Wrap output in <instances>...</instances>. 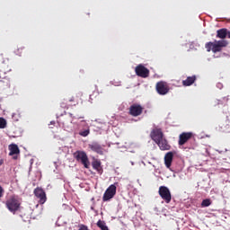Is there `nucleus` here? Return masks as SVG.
I'll return each mask as SVG.
<instances>
[{
	"mask_svg": "<svg viewBox=\"0 0 230 230\" xmlns=\"http://www.w3.org/2000/svg\"><path fill=\"white\" fill-rule=\"evenodd\" d=\"M155 89L156 93H158L160 96H165V94H168V93H170V85H168V83L164 81L156 83Z\"/></svg>",
	"mask_w": 230,
	"mask_h": 230,
	"instance_id": "nucleus-6",
	"label": "nucleus"
},
{
	"mask_svg": "<svg viewBox=\"0 0 230 230\" xmlns=\"http://www.w3.org/2000/svg\"><path fill=\"white\" fill-rule=\"evenodd\" d=\"M34 195L37 197V199H39L40 204H46L48 198L46 197V191H44L42 188H36L34 190Z\"/></svg>",
	"mask_w": 230,
	"mask_h": 230,
	"instance_id": "nucleus-10",
	"label": "nucleus"
},
{
	"mask_svg": "<svg viewBox=\"0 0 230 230\" xmlns=\"http://www.w3.org/2000/svg\"><path fill=\"white\" fill-rule=\"evenodd\" d=\"M68 102H69L70 103L73 102H75V97L69 98V99H68Z\"/></svg>",
	"mask_w": 230,
	"mask_h": 230,
	"instance_id": "nucleus-26",
	"label": "nucleus"
},
{
	"mask_svg": "<svg viewBox=\"0 0 230 230\" xmlns=\"http://www.w3.org/2000/svg\"><path fill=\"white\" fill-rule=\"evenodd\" d=\"M22 49H24V47H20L15 50V54L18 55V57H21L22 55Z\"/></svg>",
	"mask_w": 230,
	"mask_h": 230,
	"instance_id": "nucleus-22",
	"label": "nucleus"
},
{
	"mask_svg": "<svg viewBox=\"0 0 230 230\" xmlns=\"http://www.w3.org/2000/svg\"><path fill=\"white\" fill-rule=\"evenodd\" d=\"M3 164V161H0V164Z\"/></svg>",
	"mask_w": 230,
	"mask_h": 230,
	"instance_id": "nucleus-32",
	"label": "nucleus"
},
{
	"mask_svg": "<svg viewBox=\"0 0 230 230\" xmlns=\"http://www.w3.org/2000/svg\"><path fill=\"white\" fill-rule=\"evenodd\" d=\"M156 145L159 146L160 150H170L172 148L164 137L163 139L159 140V142H156Z\"/></svg>",
	"mask_w": 230,
	"mask_h": 230,
	"instance_id": "nucleus-13",
	"label": "nucleus"
},
{
	"mask_svg": "<svg viewBox=\"0 0 230 230\" xmlns=\"http://www.w3.org/2000/svg\"><path fill=\"white\" fill-rule=\"evenodd\" d=\"M135 73L137 76H140V78H148L150 76V70L143 65L137 66Z\"/></svg>",
	"mask_w": 230,
	"mask_h": 230,
	"instance_id": "nucleus-8",
	"label": "nucleus"
},
{
	"mask_svg": "<svg viewBox=\"0 0 230 230\" xmlns=\"http://www.w3.org/2000/svg\"><path fill=\"white\" fill-rule=\"evenodd\" d=\"M227 38V29L223 28L217 31V39H221L220 40H215L207 42L205 48L207 51H212V53H220L224 48L229 46V41L224 40Z\"/></svg>",
	"mask_w": 230,
	"mask_h": 230,
	"instance_id": "nucleus-1",
	"label": "nucleus"
},
{
	"mask_svg": "<svg viewBox=\"0 0 230 230\" xmlns=\"http://www.w3.org/2000/svg\"><path fill=\"white\" fill-rule=\"evenodd\" d=\"M0 128H6V119L0 118Z\"/></svg>",
	"mask_w": 230,
	"mask_h": 230,
	"instance_id": "nucleus-20",
	"label": "nucleus"
},
{
	"mask_svg": "<svg viewBox=\"0 0 230 230\" xmlns=\"http://www.w3.org/2000/svg\"><path fill=\"white\" fill-rule=\"evenodd\" d=\"M191 137H193V133H191V132L181 133L179 136L178 145H180V146H182V145H186V143H188V141H190V139H191Z\"/></svg>",
	"mask_w": 230,
	"mask_h": 230,
	"instance_id": "nucleus-11",
	"label": "nucleus"
},
{
	"mask_svg": "<svg viewBox=\"0 0 230 230\" xmlns=\"http://www.w3.org/2000/svg\"><path fill=\"white\" fill-rule=\"evenodd\" d=\"M79 230H89V228L87 227V226L81 225V226H79Z\"/></svg>",
	"mask_w": 230,
	"mask_h": 230,
	"instance_id": "nucleus-24",
	"label": "nucleus"
},
{
	"mask_svg": "<svg viewBox=\"0 0 230 230\" xmlns=\"http://www.w3.org/2000/svg\"><path fill=\"white\" fill-rule=\"evenodd\" d=\"M210 204H211V199H203L201 202V208H209Z\"/></svg>",
	"mask_w": 230,
	"mask_h": 230,
	"instance_id": "nucleus-18",
	"label": "nucleus"
},
{
	"mask_svg": "<svg viewBox=\"0 0 230 230\" xmlns=\"http://www.w3.org/2000/svg\"><path fill=\"white\" fill-rule=\"evenodd\" d=\"M61 107H63V109H66V103L62 102V103H61Z\"/></svg>",
	"mask_w": 230,
	"mask_h": 230,
	"instance_id": "nucleus-29",
	"label": "nucleus"
},
{
	"mask_svg": "<svg viewBox=\"0 0 230 230\" xmlns=\"http://www.w3.org/2000/svg\"><path fill=\"white\" fill-rule=\"evenodd\" d=\"M50 125H55V121H51V122H50Z\"/></svg>",
	"mask_w": 230,
	"mask_h": 230,
	"instance_id": "nucleus-30",
	"label": "nucleus"
},
{
	"mask_svg": "<svg viewBox=\"0 0 230 230\" xmlns=\"http://www.w3.org/2000/svg\"><path fill=\"white\" fill-rule=\"evenodd\" d=\"M196 80H197V76L195 75L189 76L187 77L186 80L182 81V85L184 87H190V85H193V84H195Z\"/></svg>",
	"mask_w": 230,
	"mask_h": 230,
	"instance_id": "nucleus-16",
	"label": "nucleus"
},
{
	"mask_svg": "<svg viewBox=\"0 0 230 230\" xmlns=\"http://www.w3.org/2000/svg\"><path fill=\"white\" fill-rule=\"evenodd\" d=\"M4 197V189L0 185V199H3Z\"/></svg>",
	"mask_w": 230,
	"mask_h": 230,
	"instance_id": "nucleus-23",
	"label": "nucleus"
},
{
	"mask_svg": "<svg viewBox=\"0 0 230 230\" xmlns=\"http://www.w3.org/2000/svg\"><path fill=\"white\" fill-rule=\"evenodd\" d=\"M215 105H222V101L217 100L215 103Z\"/></svg>",
	"mask_w": 230,
	"mask_h": 230,
	"instance_id": "nucleus-25",
	"label": "nucleus"
},
{
	"mask_svg": "<svg viewBox=\"0 0 230 230\" xmlns=\"http://www.w3.org/2000/svg\"><path fill=\"white\" fill-rule=\"evenodd\" d=\"M9 150H10V153H9V155H15L17 154H20V150H19V146L15 144H11L9 146Z\"/></svg>",
	"mask_w": 230,
	"mask_h": 230,
	"instance_id": "nucleus-17",
	"label": "nucleus"
},
{
	"mask_svg": "<svg viewBox=\"0 0 230 230\" xmlns=\"http://www.w3.org/2000/svg\"><path fill=\"white\" fill-rule=\"evenodd\" d=\"M158 193L166 204H170V202H172V192H170V189H168V187L160 186Z\"/></svg>",
	"mask_w": 230,
	"mask_h": 230,
	"instance_id": "nucleus-5",
	"label": "nucleus"
},
{
	"mask_svg": "<svg viewBox=\"0 0 230 230\" xmlns=\"http://www.w3.org/2000/svg\"><path fill=\"white\" fill-rule=\"evenodd\" d=\"M226 37H227V39H230V31H227V29H226Z\"/></svg>",
	"mask_w": 230,
	"mask_h": 230,
	"instance_id": "nucleus-27",
	"label": "nucleus"
},
{
	"mask_svg": "<svg viewBox=\"0 0 230 230\" xmlns=\"http://www.w3.org/2000/svg\"><path fill=\"white\" fill-rule=\"evenodd\" d=\"M5 208H7L8 211L11 213H17V211L21 209V198L15 194L10 196L5 201Z\"/></svg>",
	"mask_w": 230,
	"mask_h": 230,
	"instance_id": "nucleus-2",
	"label": "nucleus"
},
{
	"mask_svg": "<svg viewBox=\"0 0 230 230\" xmlns=\"http://www.w3.org/2000/svg\"><path fill=\"white\" fill-rule=\"evenodd\" d=\"M116 186H118V182H115L108 187L102 196L103 202H109L111 199H114V196L116 195Z\"/></svg>",
	"mask_w": 230,
	"mask_h": 230,
	"instance_id": "nucleus-3",
	"label": "nucleus"
},
{
	"mask_svg": "<svg viewBox=\"0 0 230 230\" xmlns=\"http://www.w3.org/2000/svg\"><path fill=\"white\" fill-rule=\"evenodd\" d=\"M92 166L93 168V170H96V172L102 175V173H103V168H102V162L100 160H94L92 163Z\"/></svg>",
	"mask_w": 230,
	"mask_h": 230,
	"instance_id": "nucleus-15",
	"label": "nucleus"
},
{
	"mask_svg": "<svg viewBox=\"0 0 230 230\" xmlns=\"http://www.w3.org/2000/svg\"><path fill=\"white\" fill-rule=\"evenodd\" d=\"M74 157L84 166V168H89V157L87 154L84 151H76L74 153Z\"/></svg>",
	"mask_w": 230,
	"mask_h": 230,
	"instance_id": "nucleus-4",
	"label": "nucleus"
},
{
	"mask_svg": "<svg viewBox=\"0 0 230 230\" xmlns=\"http://www.w3.org/2000/svg\"><path fill=\"white\" fill-rule=\"evenodd\" d=\"M150 137L155 143L159 142L161 139L164 138V133L161 128H155L150 133Z\"/></svg>",
	"mask_w": 230,
	"mask_h": 230,
	"instance_id": "nucleus-7",
	"label": "nucleus"
},
{
	"mask_svg": "<svg viewBox=\"0 0 230 230\" xmlns=\"http://www.w3.org/2000/svg\"><path fill=\"white\" fill-rule=\"evenodd\" d=\"M172 162H173V152H168L164 155V164L166 168H170L172 166Z\"/></svg>",
	"mask_w": 230,
	"mask_h": 230,
	"instance_id": "nucleus-14",
	"label": "nucleus"
},
{
	"mask_svg": "<svg viewBox=\"0 0 230 230\" xmlns=\"http://www.w3.org/2000/svg\"><path fill=\"white\" fill-rule=\"evenodd\" d=\"M69 116H70L71 118H73V114H72V113H69Z\"/></svg>",
	"mask_w": 230,
	"mask_h": 230,
	"instance_id": "nucleus-31",
	"label": "nucleus"
},
{
	"mask_svg": "<svg viewBox=\"0 0 230 230\" xmlns=\"http://www.w3.org/2000/svg\"><path fill=\"white\" fill-rule=\"evenodd\" d=\"M102 230H108L109 229V226H104V227H102V228H101Z\"/></svg>",
	"mask_w": 230,
	"mask_h": 230,
	"instance_id": "nucleus-28",
	"label": "nucleus"
},
{
	"mask_svg": "<svg viewBox=\"0 0 230 230\" xmlns=\"http://www.w3.org/2000/svg\"><path fill=\"white\" fill-rule=\"evenodd\" d=\"M143 110L144 108L141 104L134 103L129 107L128 114L134 118H137V116H141V114H143Z\"/></svg>",
	"mask_w": 230,
	"mask_h": 230,
	"instance_id": "nucleus-9",
	"label": "nucleus"
},
{
	"mask_svg": "<svg viewBox=\"0 0 230 230\" xmlns=\"http://www.w3.org/2000/svg\"><path fill=\"white\" fill-rule=\"evenodd\" d=\"M107 225L105 224V221H102V220H99L97 222V226L100 228V229H102L103 227H105Z\"/></svg>",
	"mask_w": 230,
	"mask_h": 230,
	"instance_id": "nucleus-21",
	"label": "nucleus"
},
{
	"mask_svg": "<svg viewBox=\"0 0 230 230\" xmlns=\"http://www.w3.org/2000/svg\"><path fill=\"white\" fill-rule=\"evenodd\" d=\"M88 148H90L92 152L99 154V155H103V147L98 142H93L92 144H89Z\"/></svg>",
	"mask_w": 230,
	"mask_h": 230,
	"instance_id": "nucleus-12",
	"label": "nucleus"
},
{
	"mask_svg": "<svg viewBox=\"0 0 230 230\" xmlns=\"http://www.w3.org/2000/svg\"><path fill=\"white\" fill-rule=\"evenodd\" d=\"M91 133V130L89 128L80 131L79 132V136H82L83 137H87V136H89V134Z\"/></svg>",
	"mask_w": 230,
	"mask_h": 230,
	"instance_id": "nucleus-19",
	"label": "nucleus"
}]
</instances>
